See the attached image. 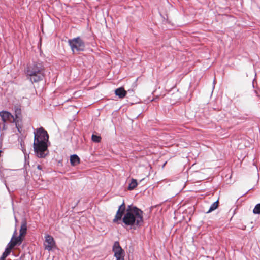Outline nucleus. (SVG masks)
<instances>
[{"label": "nucleus", "instance_id": "2", "mask_svg": "<svg viewBox=\"0 0 260 260\" xmlns=\"http://www.w3.org/2000/svg\"><path fill=\"white\" fill-rule=\"evenodd\" d=\"M143 211L137 207L128 205L121 219L125 225L129 226L131 229L136 230L143 223Z\"/></svg>", "mask_w": 260, "mask_h": 260}, {"label": "nucleus", "instance_id": "5", "mask_svg": "<svg viewBox=\"0 0 260 260\" xmlns=\"http://www.w3.org/2000/svg\"><path fill=\"white\" fill-rule=\"evenodd\" d=\"M0 116L2 121L6 122L8 123H15L18 131L20 132L18 125L16 121L14 116L10 112L6 111H2L0 112Z\"/></svg>", "mask_w": 260, "mask_h": 260}, {"label": "nucleus", "instance_id": "4", "mask_svg": "<svg viewBox=\"0 0 260 260\" xmlns=\"http://www.w3.org/2000/svg\"><path fill=\"white\" fill-rule=\"evenodd\" d=\"M68 43L73 52L82 51L85 48L84 42L79 37L69 40Z\"/></svg>", "mask_w": 260, "mask_h": 260}, {"label": "nucleus", "instance_id": "1", "mask_svg": "<svg viewBox=\"0 0 260 260\" xmlns=\"http://www.w3.org/2000/svg\"><path fill=\"white\" fill-rule=\"evenodd\" d=\"M48 139L49 135L43 127L37 129L34 132V149L38 157L44 158L48 154Z\"/></svg>", "mask_w": 260, "mask_h": 260}, {"label": "nucleus", "instance_id": "24", "mask_svg": "<svg viewBox=\"0 0 260 260\" xmlns=\"http://www.w3.org/2000/svg\"><path fill=\"white\" fill-rule=\"evenodd\" d=\"M15 220L16 222H17V218H16V217H15Z\"/></svg>", "mask_w": 260, "mask_h": 260}, {"label": "nucleus", "instance_id": "15", "mask_svg": "<svg viewBox=\"0 0 260 260\" xmlns=\"http://www.w3.org/2000/svg\"><path fill=\"white\" fill-rule=\"evenodd\" d=\"M218 206V200L214 202L210 206L209 210L207 212V213L211 212L217 208Z\"/></svg>", "mask_w": 260, "mask_h": 260}, {"label": "nucleus", "instance_id": "22", "mask_svg": "<svg viewBox=\"0 0 260 260\" xmlns=\"http://www.w3.org/2000/svg\"><path fill=\"white\" fill-rule=\"evenodd\" d=\"M37 169H38L39 170H41V169H42V167H41V166H40V165H38L37 166Z\"/></svg>", "mask_w": 260, "mask_h": 260}, {"label": "nucleus", "instance_id": "12", "mask_svg": "<svg viewBox=\"0 0 260 260\" xmlns=\"http://www.w3.org/2000/svg\"><path fill=\"white\" fill-rule=\"evenodd\" d=\"M70 162L72 166H76L80 162V158L76 154H73L70 157Z\"/></svg>", "mask_w": 260, "mask_h": 260}, {"label": "nucleus", "instance_id": "21", "mask_svg": "<svg viewBox=\"0 0 260 260\" xmlns=\"http://www.w3.org/2000/svg\"><path fill=\"white\" fill-rule=\"evenodd\" d=\"M21 148H22V151L23 152L24 154L25 153V149L24 148V145H23V143H21Z\"/></svg>", "mask_w": 260, "mask_h": 260}, {"label": "nucleus", "instance_id": "14", "mask_svg": "<svg viewBox=\"0 0 260 260\" xmlns=\"http://www.w3.org/2000/svg\"><path fill=\"white\" fill-rule=\"evenodd\" d=\"M138 185V183L137 180L134 178H132L131 179V182L129 183L128 186V189L129 190H132L134 189L136 186Z\"/></svg>", "mask_w": 260, "mask_h": 260}, {"label": "nucleus", "instance_id": "10", "mask_svg": "<svg viewBox=\"0 0 260 260\" xmlns=\"http://www.w3.org/2000/svg\"><path fill=\"white\" fill-rule=\"evenodd\" d=\"M115 94L119 98H123L126 94V91L123 87H119L115 90Z\"/></svg>", "mask_w": 260, "mask_h": 260}, {"label": "nucleus", "instance_id": "18", "mask_svg": "<svg viewBox=\"0 0 260 260\" xmlns=\"http://www.w3.org/2000/svg\"><path fill=\"white\" fill-rule=\"evenodd\" d=\"M253 212L255 214H260V203L257 204L255 205V207L253 210Z\"/></svg>", "mask_w": 260, "mask_h": 260}, {"label": "nucleus", "instance_id": "11", "mask_svg": "<svg viewBox=\"0 0 260 260\" xmlns=\"http://www.w3.org/2000/svg\"><path fill=\"white\" fill-rule=\"evenodd\" d=\"M27 231V222L25 220H23L21 222V228L20 229V236H24Z\"/></svg>", "mask_w": 260, "mask_h": 260}, {"label": "nucleus", "instance_id": "23", "mask_svg": "<svg viewBox=\"0 0 260 260\" xmlns=\"http://www.w3.org/2000/svg\"><path fill=\"white\" fill-rule=\"evenodd\" d=\"M5 258H4V257H2V256H1V257H0V260H5Z\"/></svg>", "mask_w": 260, "mask_h": 260}, {"label": "nucleus", "instance_id": "17", "mask_svg": "<svg viewBox=\"0 0 260 260\" xmlns=\"http://www.w3.org/2000/svg\"><path fill=\"white\" fill-rule=\"evenodd\" d=\"M91 139L94 142L99 143L101 140V137L100 136L92 134Z\"/></svg>", "mask_w": 260, "mask_h": 260}, {"label": "nucleus", "instance_id": "16", "mask_svg": "<svg viewBox=\"0 0 260 260\" xmlns=\"http://www.w3.org/2000/svg\"><path fill=\"white\" fill-rule=\"evenodd\" d=\"M16 235H15L13 242H16V245L17 244L20 245L23 241V238H22V236H20V234H19L18 237H16Z\"/></svg>", "mask_w": 260, "mask_h": 260}, {"label": "nucleus", "instance_id": "7", "mask_svg": "<svg viewBox=\"0 0 260 260\" xmlns=\"http://www.w3.org/2000/svg\"><path fill=\"white\" fill-rule=\"evenodd\" d=\"M45 242L44 246L45 250L50 251L55 246V242L54 238L50 235H46L45 236Z\"/></svg>", "mask_w": 260, "mask_h": 260}, {"label": "nucleus", "instance_id": "20", "mask_svg": "<svg viewBox=\"0 0 260 260\" xmlns=\"http://www.w3.org/2000/svg\"><path fill=\"white\" fill-rule=\"evenodd\" d=\"M11 251L10 249H9L8 248H7L6 247L5 250V251L3 252L2 256L4 258H6L10 253Z\"/></svg>", "mask_w": 260, "mask_h": 260}, {"label": "nucleus", "instance_id": "3", "mask_svg": "<svg viewBox=\"0 0 260 260\" xmlns=\"http://www.w3.org/2000/svg\"><path fill=\"white\" fill-rule=\"evenodd\" d=\"M26 79L31 83L42 81L45 76V67L41 61H33L27 64L24 70Z\"/></svg>", "mask_w": 260, "mask_h": 260}, {"label": "nucleus", "instance_id": "9", "mask_svg": "<svg viewBox=\"0 0 260 260\" xmlns=\"http://www.w3.org/2000/svg\"><path fill=\"white\" fill-rule=\"evenodd\" d=\"M14 111H15V119H16V121H17V123L18 124L19 121L21 120V110L20 106L19 105H15L14 106Z\"/></svg>", "mask_w": 260, "mask_h": 260}, {"label": "nucleus", "instance_id": "13", "mask_svg": "<svg viewBox=\"0 0 260 260\" xmlns=\"http://www.w3.org/2000/svg\"><path fill=\"white\" fill-rule=\"evenodd\" d=\"M16 234H17V230H16V229H15V230L14 232V233H13V235L11 238V240L6 247L7 248L10 249L11 251L14 248V247L16 246V242H13V240L14 238L15 235H16Z\"/></svg>", "mask_w": 260, "mask_h": 260}, {"label": "nucleus", "instance_id": "8", "mask_svg": "<svg viewBox=\"0 0 260 260\" xmlns=\"http://www.w3.org/2000/svg\"><path fill=\"white\" fill-rule=\"evenodd\" d=\"M126 209L125 208V204L123 201L122 204L119 206L116 215L113 220V222L114 223H116L118 220H121L123 215L124 214V212H126Z\"/></svg>", "mask_w": 260, "mask_h": 260}, {"label": "nucleus", "instance_id": "6", "mask_svg": "<svg viewBox=\"0 0 260 260\" xmlns=\"http://www.w3.org/2000/svg\"><path fill=\"white\" fill-rule=\"evenodd\" d=\"M113 251L116 260H124V251L118 241L114 242L113 246Z\"/></svg>", "mask_w": 260, "mask_h": 260}, {"label": "nucleus", "instance_id": "19", "mask_svg": "<svg viewBox=\"0 0 260 260\" xmlns=\"http://www.w3.org/2000/svg\"><path fill=\"white\" fill-rule=\"evenodd\" d=\"M7 123L8 122L2 121V122L0 123V129L2 130L7 129Z\"/></svg>", "mask_w": 260, "mask_h": 260}]
</instances>
